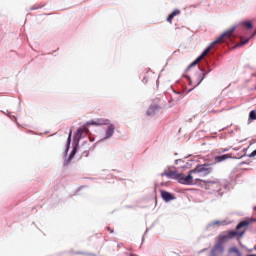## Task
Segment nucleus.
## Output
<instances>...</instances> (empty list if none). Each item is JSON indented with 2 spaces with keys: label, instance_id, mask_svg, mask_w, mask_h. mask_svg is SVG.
Listing matches in <instances>:
<instances>
[{
  "label": "nucleus",
  "instance_id": "obj_1",
  "mask_svg": "<svg viewBox=\"0 0 256 256\" xmlns=\"http://www.w3.org/2000/svg\"><path fill=\"white\" fill-rule=\"evenodd\" d=\"M250 225L251 221L243 220L237 224L234 230H227L220 233L216 237V241L220 243V245H225V243H228V241L232 239H237V241L241 243V239H243V236L247 233V229H249Z\"/></svg>",
  "mask_w": 256,
  "mask_h": 256
},
{
  "label": "nucleus",
  "instance_id": "obj_2",
  "mask_svg": "<svg viewBox=\"0 0 256 256\" xmlns=\"http://www.w3.org/2000/svg\"><path fill=\"white\" fill-rule=\"evenodd\" d=\"M233 33H235V27H232L228 29L226 32H224L218 39H216L214 42L211 43V45L206 48L203 53L194 61L191 63L190 67H195L197 63L202 61L207 55L209 54V51L215 47V45H221V43H225L226 41H229L231 37H233Z\"/></svg>",
  "mask_w": 256,
  "mask_h": 256
},
{
  "label": "nucleus",
  "instance_id": "obj_3",
  "mask_svg": "<svg viewBox=\"0 0 256 256\" xmlns=\"http://www.w3.org/2000/svg\"><path fill=\"white\" fill-rule=\"evenodd\" d=\"M178 183H181V185H201V179L197 178L195 173H193V170L189 172L187 176L183 174H179Z\"/></svg>",
  "mask_w": 256,
  "mask_h": 256
},
{
  "label": "nucleus",
  "instance_id": "obj_4",
  "mask_svg": "<svg viewBox=\"0 0 256 256\" xmlns=\"http://www.w3.org/2000/svg\"><path fill=\"white\" fill-rule=\"evenodd\" d=\"M211 171H213L209 165L204 164V165H198L195 167V169L192 170V173L196 175V177H205L206 175L211 174Z\"/></svg>",
  "mask_w": 256,
  "mask_h": 256
},
{
  "label": "nucleus",
  "instance_id": "obj_5",
  "mask_svg": "<svg viewBox=\"0 0 256 256\" xmlns=\"http://www.w3.org/2000/svg\"><path fill=\"white\" fill-rule=\"evenodd\" d=\"M200 187L206 189L207 191H211L212 193L215 191H221V183L219 182H201Z\"/></svg>",
  "mask_w": 256,
  "mask_h": 256
},
{
  "label": "nucleus",
  "instance_id": "obj_6",
  "mask_svg": "<svg viewBox=\"0 0 256 256\" xmlns=\"http://www.w3.org/2000/svg\"><path fill=\"white\" fill-rule=\"evenodd\" d=\"M223 253H225V245L216 241L210 251V256H222Z\"/></svg>",
  "mask_w": 256,
  "mask_h": 256
},
{
  "label": "nucleus",
  "instance_id": "obj_7",
  "mask_svg": "<svg viewBox=\"0 0 256 256\" xmlns=\"http://www.w3.org/2000/svg\"><path fill=\"white\" fill-rule=\"evenodd\" d=\"M89 133V128L86 126H82L77 130L76 135L74 136V141H81L83 137H86Z\"/></svg>",
  "mask_w": 256,
  "mask_h": 256
},
{
  "label": "nucleus",
  "instance_id": "obj_8",
  "mask_svg": "<svg viewBox=\"0 0 256 256\" xmlns=\"http://www.w3.org/2000/svg\"><path fill=\"white\" fill-rule=\"evenodd\" d=\"M179 175L180 173L177 171H167V172H163L161 174V177H168V179H176V181H179Z\"/></svg>",
  "mask_w": 256,
  "mask_h": 256
},
{
  "label": "nucleus",
  "instance_id": "obj_9",
  "mask_svg": "<svg viewBox=\"0 0 256 256\" xmlns=\"http://www.w3.org/2000/svg\"><path fill=\"white\" fill-rule=\"evenodd\" d=\"M87 125H96V126L109 125V120L103 119V118H98L95 121L92 120L90 122H87Z\"/></svg>",
  "mask_w": 256,
  "mask_h": 256
},
{
  "label": "nucleus",
  "instance_id": "obj_10",
  "mask_svg": "<svg viewBox=\"0 0 256 256\" xmlns=\"http://www.w3.org/2000/svg\"><path fill=\"white\" fill-rule=\"evenodd\" d=\"M161 197L163 199V201H165L166 203H169V201H173L175 199V196H173V194L162 190L161 191Z\"/></svg>",
  "mask_w": 256,
  "mask_h": 256
},
{
  "label": "nucleus",
  "instance_id": "obj_11",
  "mask_svg": "<svg viewBox=\"0 0 256 256\" xmlns=\"http://www.w3.org/2000/svg\"><path fill=\"white\" fill-rule=\"evenodd\" d=\"M177 15H181V10L179 9L173 10L171 14L167 17V22L170 24L173 23V19H175Z\"/></svg>",
  "mask_w": 256,
  "mask_h": 256
},
{
  "label": "nucleus",
  "instance_id": "obj_12",
  "mask_svg": "<svg viewBox=\"0 0 256 256\" xmlns=\"http://www.w3.org/2000/svg\"><path fill=\"white\" fill-rule=\"evenodd\" d=\"M177 15H181V10L179 9L173 10L171 14L167 17V22L170 24L173 23V19H175Z\"/></svg>",
  "mask_w": 256,
  "mask_h": 256
},
{
  "label": "nucleus",
  "instance_id": "obj_13",
  "mask_svg": "<svg viewBox=\"0 0 256 256\" xmlns=\"http://www.w3.org/2000/svg\"><path fill=\"white\" fill-rule=\"evenodd\" d=\"M227 159H231V154H223L214 158L215 163H222V161H227Z\"/></svg>",
  "mask_w": 256,
  "mask_h": 256
},
{
  "label": "nucleus",
  "instance_id": "obj_14",
  "mask_svg": "<svg viewBox=\"0 0 256 256\" xmlns=\"http://www.w3.org/2000/svg\"><path fill=\"white\" fill-rule=\"evenodd\" d=\"M113 133H115V125L110 124L106 130L105 139H109L110 137H113Z\"/></svg>",
  "mask_w": 256,
  "mask_h": 256
},
{
  "label": "nucleus",
  "instance_id": "obj_15",
  "mask_svg": "<svg viewBox=\"0 0 256 256\" xmlns=\"http://www.w3.org/2000/svg\"><path fill=\"white\" fill-rule=\"evenodd\" d=\"M242 25H244V27H246V29H253V24H251L250 21L243 22Z\"/></svg>",
  "mask_w": 256,
  "mask_h": 256
},
{
  "label": "nucleus",
  "instance_id": "obj_16",
  "mask_svg": "<svg viewBox=\"0 0 256 256\" xmlns=\"http://www.w3.org/2000/svg\"><path fill=\"white\" fill-rule=\"evenodd\" d=\"M147 115L150 117L151 115H155V107L149 108L147 111Z\"/></svg>",
  "mask_w": 256,
  "mask_h": 256
},
{
  "label": "nucleus",
  "instance_id": "obj_17",
  "mask_svg": "<svg viewBox=\"0 0 256 256\" xmlns=\"http://www.w3.org/2000/svg\"><path fill=\"white\" fill-rule=\"evenodd\" d=\"M249 119H252V121H255L256 119V113L254 110H252L249 114Z\"/></svg>",
  "mask_w": 256,
  "mask_h": 256
},
{
  "label": "nucleus",
  "instance_id": "obj_18",
  "mask_svg": "<svg viewBox=\"0 0 256 256\" xmlns=\"http://www.w3.org/2000/svg\"><path fill=\"white\" fill-rule=\"evenodd\" d=\"M247 43H249V38L248 39H246V40H242L238 45H237V47H241V45H247Z\"/></svg>",
  "mask_w": 256,
  "mask_h": 256
},
{
  "label": "nucleus",
  "instance_id": "obj_19",
  "mask_svg": "<svg viewBox=\"0 0 256 256\" xmlns=\"http://www.w3.org/2000/svg\"><path fill=\"white\" fill-rule=\"evenodd\" d=\"M73 131L70 130L69 135H68V143H71V135H72Z\"/></svg>",
  "mask_w": 256,
  "mask_h": 256
},
{
  "label": "nucleus",
  "instance_id": "obj_20",
  "mask_svg": "<svg viewBox=\"0 0 256 256\" xmlns=\"http://www.w3.org/2000/svg\"><path fill=\"white\" fill-rule=\"evenodd\" d=\"M256 156V150L252 151L249 157H255Z\"/></svg>",
  "mask_w": 256,
  "mask_h": 256
},
{
  "label": "nucleus",
  "instance_id": "obj_21",
  "mask_svg": "<svg viewBox=\"0 0 256 256\" xmlns=\"http://www.w3.org/2000/svg\"><path fill=\"white\" fill-rule=\"evenodd\" d=\"M107 231H109L110 233H114V231L113 230H111V227H107Z\"/></svg>",
  "mask_w": 256,
  "mask_h": 256
},
{
  "label": "nucleus",
  "instance_id": "obj_22",
  "mask_svg": "<svg viewBox=\"0 0 256 256\" xmlns=\"http://www.w3.org/2000/svg\"><path fill=\"white\" fill-rule=\"evenodd\" d=\"M149 80H147V77H144L143 83H147Z\"/></svg>",
  "mask_w": 256,
  "mask_h": 256
}]
</instances>
